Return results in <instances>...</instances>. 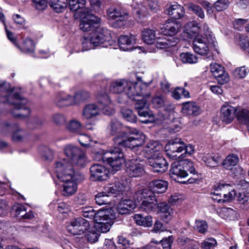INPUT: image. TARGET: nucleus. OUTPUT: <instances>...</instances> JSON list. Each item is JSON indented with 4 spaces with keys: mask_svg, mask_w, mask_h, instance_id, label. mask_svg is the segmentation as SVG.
Listing matches in <instances>:
<instances>
[{
    "mask_svg": "<svg viewBox=\"0 0 249 249\" xmlns=\"http://www.w3.org/2000/svg\"><path fill=\"white\" fill-rule=\"evenodd\" d=\"M122 124L117 120H112L109 124L107 130L112 136H115L114 141L116 144L132 149L142 146L145 141L143 133L133 128L125 134L122 131Z\"/></svg>",
    "mask_w": 249,
    "mask_h": 249,
    "instance_id": "f257e3e1",
    "label": "nucleus"
},
{
    "mask_svg": "<svg viewBox=\"0 0 249 249\" xmlns=\"http://www.w3.org/2000/svg\"><path fill=\"white\" fill-rule=\"evenodd\" d=\"M65 160L56 161L54 171L58 178L62 182V194L66 196H69L74 194L77 189V183L84 180L83 174L75 172L73 168H71L68 164L66 165Z\"/></svg>",
    "mask_w": 249,
    "mask_h": 249,
    "instance_id": "f03ea898",
    "label": "nucleus"
},
{
    "mask_svg": "<svg viewBox=\"0 0 249 249\" xmlns=\"http://www.w3.org/2000/svg\"><path fill=\"white\" fill-rule=\"evenodd\" d=\"M137 82H131L124 79H120L113 81L110 86V91L114 93L125 92L131 99H135L142 92V88L148 87L151 82H143L141 77H137Z\"/></svg>",
    "mask_w": 249,
    "mask_h": 249,
    "instance_id": "7ed1b4c3",
    "label": "nucleus"
},
{
    "mask_svg": "<svg viewBox=\"0 0 249 249\" xmlns=\"http://www.w3.org/2000/svg\"><path fill=\"white\" fill-rule=\"evenodd\" d=\"M147 88H143V93L139 96H136L135 99H132L133 100L136 101L135 108L137 110L138 113L140 116L148 117V119L142 121V123L145 124L149 123H160L164 120V116L162 114H158L157 116H155L149 110L147 98L149 97L150 93L148 92H146Z\"/></svg>",
    "mask_w": 249,
    "mask_h": 249,
    "instance_id": "20e7f679",
    "label": "nucleus"
},
{
    "mask_svg": "<svg viewBox=\"0 0 249 249\" xmlns=\"http://www.w3.org/2000/svg\"><path fill=\"white\" fill-rule=\"evenodd\" d=\"M0 102L8 103L13 105L14 109L12 111L13 115L17 118H24L28 116L30 110L26 104L28 101L18 94H13L10 92L8 96H0Z\"/></svg>",
    "mask_w": 249,
    "mask_h": 249,
    "instance_id": "39448f33",
    "label": "nucleus"
},
{
    "mask_svg": "<svg viewBox=\"0 0 249 249\" xmlns=\"http://www.w3.org/2000/svg\"><path fill=\"white\" fill-rule=\"evenodd\" d=\"M203 30L205 37L200 34L196 35L193 42V49L197 54L205 55L208 54L210 46L213 42L214 37L212 35L207 24H204Z\"/></svg>",
    "mask_w": 249,
    "mask_h": 249,
    "instance_id": "423d86ee",
    "label": "nucleus"
},
{
    "mask_svg": "<svg viewBox=\"0 0 249 249\" xmlns=\"http://www.w3.org/2000/svg\"><path fill=\"white\" fill-rule=\"evenodd\" d=\"M64 152L68 159H60L58 160H65L66 165L69 164L71 168L73 165L81 167L84 166L86 163L85 155L79 148L72 144H68L64 147Z\"/></svg>",
    "mask_w": 249,
    "mask_h": 249,
    "instance_id": "0eeeda50",
    "label": "nucleus"
},
{
    "mask_svg": "<svg viewBox=\"0 0 249 249\" xmlns=\"http://www.w3.org/2000/svg\"><path fill=\"white\" fill-rule=\"evenodd\" d=\"M136 201L142 203L140 209L146 213L152 212L157 209V199L153 193L148 189H142L137 192L134 196Z\"/></svg>",
    "mask_w": 249,
    "mask_h": 249,
    "instance_id": "6e6552de",
    "label": "nucleus"
},
{
    "mask_svg": "<svg viewBox=\"0 0 249 249\" xmlns=\"http://www.w3.org/2000/svg\"><path fill=\"white\" fill-rule=\"evenodd\" d=\"M236 194L235 191L228 184H218L215 186L213 192L211 193L212 199L218 203L231 201Z\"/></svg>",
    "mask_w": 249,
    "mask_h": 249,
    "instance_id": "1a4fd4ad",
    "label": "nucleus"
},
{
    "mask_svg": "<svg viewBox=\"0 0 249 249\" xmlns=\"http://www.w3.org/2000/svg\"><path fill=\"white\" fill-rule=\"evenodd\" d=\"M90 35L96 48L108 47L112 46L114 42L112 39L110 31L107 28H96Z\"/></svg>",
    "mask_w": 249,
    "mask_h": 249,
    "instance_id": "9d476101",
    "label": "nucleus"
},
{
    "mask_svg": "<svg viewBox=\"0 0 249 249\" xmlns=\"http://www.w3.org/2000/svg\"><path fill=\"white\" fill-rule=\"evenodd\" d=\"M105 158L106 162L115 170H119L125 162L124 153L120 148L116 147L106 150Z\"/></svg>",
    "mask_w": 249,
    "mask_h": 249,
    "instance_id": "9b49d317",
    "label": "nucleus"
},
{
    "mask_svg": "<svg viewBox=\"0 0 249 249\" xmlns=\"http://www.w3.org/2000/svg\"><path fill=\"white\" fill-rule=\"evenodd\" d=\"M145 161L140 158L129 160L126 164V172L130 178L142 176L145 173Z\"/></svg>",
    "mask_w": 249,
    "mask_h": 249,
    "instance_id": "f8f14e48",
    "label": "nucleus"
},
{
    "mask_svg": "<svg viewBox=\"0 0 249 249\" xmlns=\"http://www.w3.org/2000/svg\"><path fill=\"white\" fill-rule=\"evenodd\" d=\"M79 13L80 14V17L82 18L79 26L84 32L93 29L100 21L99 18L92 14L87 8L79 11Z\"/></svg>",
    "mask_w": 249,
    "mask_h": 249,
    "instance_id": "ddd939ff",
    "label": "nucleus"
},
{
    "mask_svg": "<svg viewBox=\"0 0 249 249\" xmlns=\"http://www.w3.org/2000/svg\"><path fill=\"white\" fill-rule=\"evenodd\" d=\"M185 148V144L180 138H175L170 140L165 147V151L168 157L173 160L180 157L179 154Z\"/></svg>",
    "mask_w": 249,
    "mask_h": 249,
    "instance_id": "4468645a",
    "label": "nucleus"
},
{
    "mask_svg": "<svg viewBox=\"0 0 249 249\" xmlns=\"http://www.w3.org/2000/svg\"><path fill=\"white\" fill-rule=\"evenodd\" d=\"M89 222L82 218L78 217L71 219L67 223V231L74 235H80L89 227Z\"/></svg>",
    "mask_w": 249,
    "mask_h": 249,
    "instance_id": "2eb2a0df",
    "label": "nucleus"
},
{
    "mask_svg": "<svg viewBox=\"0 0 249 249\" xmlns=\"http://www.w3.org/2000/svg\"><path fill=\"white\" fill-rule=\"evenodd\" d=\"M210 69L212 73L219 84L223 85L229 81L228 74L225 71L222 66L216 63H213L210 65Z\"/></svg>",
    "mask_w": 249,
    "mask_h": 249,
    "instance_id": "dca6fc26",
    "label": "nucleus"
},
{
    "mask_svg": "<svg viewBox=\"0 0 249 249\" xmlns=\"http://www.w3.org/2000/svg\"><path fill=\"white\" fill-rule=\"evenodd\" d=\"M181 28V24L180 22L168 19L160 27V29L162 34L173 37V36L178 33Z\"/></svg>",
    "mask_w": 249,
    "mask_h": 249,
    "instance_id": "f3484780",
    "label": "nucleus"
},
{
    "mask_svg": "<svg viewBox=\"0 0 249 249\" xmlns=\"http://www.w3.org/2000/svg\"><path fill=\"white\" fill-rule=\"evenodd\" d=\"M129 185V179H117L114 183L106 186L104 190L110 194H117L126 190Z\"/></svg>",
    "mask_w": 249,
    "mask_h": 249,
    "instance_id": "a211bd4d",
    "label": "nucleus"
},
{
    "mask_svg": "<svg viewBox=\"0 0 249 249\" xmlns=\"http://www.w3.org/2000/svg\"><path fill=\"white\" fill-rule=\"evenodd\" d=\"M90 178L93 181L106 180L109 174V171L102 165L95 164L90 168Z\"/></svg>",
    "mask_w": 249,
    "mask_h": 249,
    "instance_id": "6ab92c4d",
    "label": "nucleus"
},
{
    "mask_svg": "<svg viewBox=\"0 0 249 249\" xmlns=\"http://www.w3.org/2000/svg\"><path fill=\"white\" fill-rule=\"evenodd\" d=\"M237 109L229 105H224L220 110V119L226 124L231 123L236 116Z\"/></svg>",
    "mask_w": 249,
    "mask_h": 249,
    "instance_id": "aec40b11",
    "label": "nucleus"
},
{
    "mask_svg": "<svg viewBox=\"0 0 249 249\" xmlns=\"http://www.w3.org/2000/svg\"><path fill=\"white\" fill-rule=\"evenodd\" d=\"M97 99L99 107L105 114L109 115L114 113L113 105L107 94H98Z\"/></svg>",
    "mask_w": 249,
    "mask_h": 249,
    "instance_id": "412c9836",
    "label": "nucleus"
},
{
    "mask_svg": "<svg viewBox=\"0 0 249 249\" xmlns=\"http://www.w3.org/2000/svg\"><path fill=\"white\" fill-rule=\"evenodd\" d=\"M149 165L152 167L155 172L163 173L168 169V163L161 155L149 160Z\"/></svg>",
    "mask_w": 249,
    "mask_h": 249,
    "instance_id": "4be33fe9",
    "label": "nucleus"
},
{
    "mask_svg": "<svg viewBox=\"0 0 249 249\" xmlns=\"http://www.w3.org/2000/svg\"><path fill=\"white\" fill-rule=\"evenodd\" d=\"M136 42V37L134 36H121L118 39V44L121 50L124 51H130L133 49H138L141 50V47H135L133 48L131 45Z\"/></svg>",
    "mask_w": 249,
    "mask_h": 249,
    "instance_id": "5701e85b",
    "label": "nucleus"
},
{
    "mask_svg": "<svg viewBox=\"0 0 249 249\" xmlns=\"http://www.w3.org/2000/svg\"><path fill=\"white\" fill-rule=\"evenodd\" d=\"M181 112L185 116H196L200 114L201 109L194 102H186L182 104Z\"/></svg>",
    "mask_w": 249,
    "mask_h": 249,
    "instance_id": "b1692460",
    "label": "nucleus"
},
{
    "mask_svg": "<svg viewBox=\"0 0 249 249\" xmlns=\"http://www.w3.org/2000/svg\"><path fill=\"white\" fill-rule=\"evenodd\" d=\"M157 209V213L165 222L168 223L172 218L173 210L166 203L161 202L158 204Z\"/></svg>",
    "mask_w": 249,
    "mask_h": 249,
    "instance_id": "393cba45",
    "label": "nucleus"
},
{
    "mask_svg": "<svg viewBox=\"0 0 249 249\" xmlns=\"http://www.w3.org/2000/svg\"><path fill=\"white\" fill-rule=\"evenodd\" d=\"M162 146L157 142H150L145 146L144 151L145 156L149 160L160 155Z\"/></svg>",
    "mask_w": 249,
    "mask_h": 249,
    "instance_id": "a878e982",
    "label": "nucleus"
},
{
    "mask_svg": "<svg viewBox=\"0 0 249 249\" xmlns=\"http://www.w3.org/2000/svg\"><path fill=\"white\" fill-rule=\"evenodd\" d=\"M170 175L171 178L177 180L178 178H184L188 176V173L184 170L180 161H175L171 165L170 170Z\"/></svg>",
    "mask_w": 249,
    "mask_h": 249,
    "instance_id": "bb28decb",
    "label": "nucleus"
},
{
    "mask_svg": "<svg viewBox=\"0 0 249 249\" xmlns=\"http://www.w3.org/2000/svg\"><path fill=\"white\" fill-rule=\"evenodd\" d=\"M115 217L112 209H102L96 213L94 221L95 223H101V221L113 220Z\"/></svg>",
    "mask_w": 249,
    "mask_h": 249,
    "instance_id": "cd10ccee",
    "label": "nucleus"
},
{
    "mask_svg": "<svg viewBox=\"0 0 249 249\" xmlns=\"http://www.w3.org/2000/svg\"><path fill=\"white\" fill-rule=\"evenodd\" d=\"M54 102L59 107L74 105L72 96L63 92L57 93L56 95Z\"/></svg>",
    "mask_w": 249,
    "mask_h": 249,
    "instance_id": "c85d7f7f",
    "label": "nucleus"
},
{
    "mask_svg": "<svg viewBox=\"0 0 249 249\" xmlns=\"http://www.w3.org/2000/svg\"><path fill=\"white\" fill-rule=\"evenodd\" d=\"M135 203L130 199H124L121 200L117 206V211L121 214H128L135 208Z\"/></svg>",
    "mask_w": 249,
    "mask_h": 249,
    "instance_id": "c756f323",
    "label": "nucleus"
},
{
    "mask_svg": "<svg viewBox=\"0 0 249 249\" xmlns=\"http://www.w3.org/2000/svg\"><path fill=\"white\" fill-rule=\"evenodd\" d=\"M168 183L167 181L161 179L154 180L151 181L149 187L153 194L154 193L161 194L166 191Z\"/></svg>",
    "mask_w": 249,
    "mask_h": 249,
    "instance_id": "7c9ffc66",
    "label": "nucleus"
},
{
    "mask_svg": "<svg viewBox=\"0 0 249 249\" xmlns=\"http://www.w3.org/2000/svg\"><path fill=\"white\" fill-rule=\"evenodd\" d=\"M100 110V108L96 104H89L84 108L82 115L86 119L89 120L97 116Z\"/></svg>",
    "mask_w": 249,
    "mask_h": 249,
    "instance_id": "2f4dec72",
    "label": "nucleus"
},
{
    "mask_svg": "<svg viewBox=\"0 0 249 249\" xmlns=\"http://www.w3.org/2000/svg\"><path fill=\"white\" fill-rule=\"evenodd\" d=\"M176 37L170 38H157L156 42V46L157 48L162 49L176 46L178 41Z\"/></svg>",
    "mask_w": 249,
    "mask_h": 249,
    "instance_id": "473e14b6",
    "label": "nucleus"
},
{
    "mask_svg": "<svg viewBox=\"0 0 249 249\" xmlns=\"http://www.w3.org/2000/svg\"><path fill=\"white\" fill-rule=\"evenodd\" d=\"M142 0H133L132 7L134 14L139 18L144 17L147 13V9L145 5L142 3Z\"/></svg>",
    "mask_w": 249,
    "mask_h": 249,
    "instance_id": "72a5a7b5",
    "label": "nucleus"
},
{
    "mask_svg": "<svg viewBox=\"0 0 249 249\" xmlns=\"http://www.w3.org/2000/svg\"><path fill=\"white\" fill-rule=\"evenodd\" d=\"M185 13L184 8L177 3L171 5L168 9V14L175 19H179Z\"/></svg>",
    "mask_w": 249,
    "mask_h": 249,
    "instance_id": "f704fd0d",
    "label": "nucleus"
},
{
    "mask_svg": "<svg viewBox=\"0 0 249 249\" xmlns=\"http://www.w3.org/2000/svg\"><path fill=\"white\" fill-rule=\"evenodd\" d=\"M136 223L144 227H150L153 225L152 217L150 215L143 216L141 214H136L134 216Z\"/></svg>",
    "mask_w": 249,
    "mask_h": 249,
    "instance_id": "c9c22d12",
    "label": "nucleus"
},
{
    "mask_svg": "<svg viewBox=\"0 0 249 249\" xmlns=\"http://www.w3.org/2000/svg\"><path fill=\"white\" fill-rule=\"evenodd\" d=\"M68 4V0H50V7L56 13H61L67 8Z\"/></svg>",
    "mask_w": 249,
    "mask_h": 249,
    "instance_id": "e433bc0d",
    "label": "nucleus"
},
{
    "mask_svg": "<svg viewBox=\"0 0 249 249\" xmlns=\"http://www.w3.org/2000/svg\"><path fill=\"white\" fill-rule=\"evenodd\" d=\"M198 24L195 21H189L184 26V32L188 35L190 37H192L195 34L201 32Z\"/></svg>",
    "mask_w": 249,
    "mask_h": 249,
    "instance_id": "4c0bfd02",
    "label": "nucleus"
},
{
    "mask_svg": "<svg viewBox=\"0 0 249 249\" xmlns=\"http://www.w3.org/2000/svg\"><path fill=\"white\" fill-rule=\"evenodd\" d=\"M142 39L147 44H153L156 39V32L150 29H145L142 32Z\"/></svg>",
    "mask_w": 249,
    "mask_h": 249,
    "instance_id": "58836bf2",
    "label": "nucleus"
},
{
    "mask_svg": "<svg viewBox=\"0 0 249 249\" xmlns=\"http://www.w3.org/2000/svg\"><path fill=\"white\" fill-rule=\"evenodd\" d=\"M238 161V157L237 155L231 154L229 155L223 162L224 168L228 170H231Z\"/></svg>",
    "mask_w": 249,
    "mask_h": 249,
    "instance_id": "ea45409f",
    "label": "nucleus"
},
{
    "mask_svg": "<svg viewBox=\"0 0 249 249\" xmlns=\"http://www.w3.org/2000/svg\"><path fill=\"white\" fill-rule=\"evenodd\" d=\"M86 0H69V6L73 11H83L85 9Z\"/></svg>",
    "mask_w": 249,
    "mask_h": 249,
    "instance_id": "a19ab883",
    "label": "nucleus"
},
{
    "mask_svg": "<svg viewBox=\"0 0 249 249\" xmlns=\"http://www.w3.org/2000/svg\"><path fill=\"white\" fill-rule=\"evenodd\" d=\"M21 50L25 53L32 54L35 49V44L30 38H26L22 44Z\"/></svg>",
    "mask_w": 249,
    "mask_h": 249,
    "instance_id": "79ce46f5",
    "label": "nucleus"
},
{
    "mask_svg": "<svg viewBox=\"0 0 249 249\" xmlns=\"http://www.w3.org/2000/svg\"><path fill=\"white\" fill-rule=\"evenodd\" d=\"M180 60L183 63L195 64L197 62V57L190 53H182L180 54Z\"/></svg>",
    "mask_w": 249,
    "mask_h": 249,
    "instance_id": "37998d69",
    "label": "nucleus"
},
{
    "mask_svg": "<svg viewBox=\"0 0 249 249\" xmlns=\"http://www.w3.org/2000/svg\"><path fill=\"white\" fill-rule=\"evenodd\" d=\"M203 160L206 165L210 167H217L220 164V157L218 156H212L207 155L203 157Z\"/></svg>",
    "mask_w": 249,
    "mask_h": 249,
    "instance_id": "c03bdc74",
    "label": "nucleus"
},
{
    "mask_svg": "<svg viewBox=\"0 0 249 249\" xmlns=\"http://www.w3.org/2000/svg\"><path fill=\"white\" fill-rule=\"evenodd\" d=\"M121 114L125 121L130 123L136 122L137 117L132 110L127 108H123L121 110Z\"/></svg>",
    "mask_w": 249,
    "mask_h": 249,
    "instance_id": "a18cd8bd",
    "label": "nucleus"
},
{
    "mask_svg": "<svg viewBox=\"0 0 249 249\" xmlns=\"http://www.w3.org/2000/svg\"><path fill=\"white\" fill-rule=\"evenodd\" d=\"M236 117L237 120L243 124H247L249 122V111L246 109L237 110Z\"/></svg>",
    "mask_w": 249,
    "mask_h": 249,
    "instance_id": "49530a36",
    "label": "nucleus"
},
{
    "mask_svg": "<svg viewBox=\"0 0 249 249\" xmlns=\"http://www.w3.org/2000/svg\"><path fill=\"white\" fill-rule=\"evenodd\" d=\"M82 51H86L96 48L93 43L91 35L84 37L82 40Z\"/></svg>",
    "mask_w": 249,
    "mask_h": 249,
    "instance_id": "de8ad7c7",
    "label": "nucleus"
},
{
    "mask_svg": "<svg viewBox=\"0 0 249 249\" xmlns=\"http://www.w3.org/2000/svg\"><path fill=\"white\" fill-rule=\"evenodd\" d=\"M187 8L190 11L193 12L197 16L201 19L205 17V14L202 9L197 5L193 3H189L186 5Z\"/></svg>",
    "mask_w": 249,
    "mask_h": 249,
    "instance_id": "09e8293b",
    "label": "nucleus"
},
{
    "mask_svg": "<svg viewBox=\"0 0 249 249\" xmlns=\"http://www.w3.org/2000/svg\"><path fill=\"white\" fill-rule=\"evenodd\" d=\"M89 93L85 90H80L76 92L74 96H72L74 105L79 104L89 98Z\"/></svg>",
    "mask_w": 249,
    "mask_h": 249,
    "instance_id": "8fccbe9b",
    "label": "nucleus"
},
{
    "mask_svg": "<svg viewBox=\"0 0 249 249\" xmlns=\"http://www.w3.org/2000/svg\"><path fill=\"white\" fill-rule=\"evenodd\" d=\"M108 194L107 192L105 190L104 192L99 193L95 196V201L99 205L107 204L109 203Z\"/></svg>",
    "mask_w": 249,
    "mask_h": 249,
    "instance_id": "3c124183",
    "label": "nucleus"
},
{
    "mask_svg": "<svg viewBox=\"0 0 249 249\" xmlns=\"http://www.w3.org/2000/svg\"><path fill=\"white\" fill-rule=\"evenodd\" d=\"M96 228L102 232L106 233L109 231L112 225V220L101 221V223H95Z\"/></svg>",
    "mask_w": 249,
    "mask_h": 249,
    "instance_id": "603ef678",
    "label": "nucleus"
},
{
    "mask_svg": "<svg viewBox=\"0 0 249 249\" xmlns=\"http://www.w3.org/2000/svg\"><path fill=\"white\" fill-rule=\"evenodd\" d=\"M107 14L108 19L112 20H115L125 14V13L122 12L120 8L115 7L109 8L107 11Z\"/></svg>",
    "mask_w": 249,
    "mask_h": 249,
    "instance_id": "864d4df0",
    "label": "nucleus"
},
{
    "mask_svg": "<svg viewBox=\"0 0 249 249\" xmlns=\"http://www.w3.org/2000/svg\"><path fill=\"white\" fill-rule=\"evenodd\" d=\"M194 228L201 233H205L208 231V225L206 221L198 219L196 220Z\"/></svg>",
    "mask_w": 249,
    "mask_h": 249,
    "instance_id": "5fc2aeb1",
    "label": "nucleus"
},
{
    "mask_svg": "<svg viewBox=\"0 0 249 249\" xmlns=\"http://www.w3.org/2000/svg\"><path fill=\"white\" fill-rule=\"evenodd\" d=\"M181 96L185 98L190 97V93L188 91L185 90L184 88L180 87L177 88L172 92V96L176 100L179 99Z\"/></svg>",
    "mask_w": 249,
    "mask_h": 249,
    "instance_id": "6e6d98bb",
    "label": "nucleus"
},
{
    "mask_svg": "<svg viewBox=\"0 0 249 249\" xmlns=\"http://www.w3.org/2000/svg\"><path fill=\"white\" fill-rule=\"evenodd\" d=\"M182 166H183L184 170H186V172H189L190 174L193 175H196L197 174L193 162L188 159L179 161Z\"/></svg>",
    "mask_w": 249,
    "mask_h": 249,
    "instance_id": "4d7b16f0",
    "label": "nucleus"
},
{
    "mask_svg": "<svg viewBox=\"0 0 249 249\" xmlns=\"http://www.w3.org/2000/svg\"><path fill=\"white\" fill-rule=\"evenodd\" d=\"M67 127L70 132L79 134L82 128V125L79 121L72 120L70 121Z\"/></svg>",
    "mask_w": 249,
    "mask_h": 249,
    "instance_id": "13d9d810",
    "label": "nucleus"
},
{
    "mask_svg": "<svg viewBox=\"0 0 249 249\" xmlns=\"http://www.w3.org/2000/svg\"><path fill=\"white\" fill-rule=\"evenodd\" d=\"M27 135V132L18 127L14 132L12 139L16 142L21 141L23 140Z\"/></svg>",
    "mask_w": 249,
    "mask_h": 249,
    "instance_id": "bf43d9fd",
    "label": "nucleus"
},
{
    "mask_svg": "<svg viewBox=\"0 0 249 249\" xmlns=\"http://www.w3.org/2000/svg\"><path fill=\"white\" fill-rule=\"evenodd\" d=\"M249 72V68L246 66H242L236 68L234 71V76L237 78H244Z\"/></svg>",
    "mask_w": 249,
    "mask_h": 249,
    "instance_id": "052dcab7",
    "label": "nucleus"
},
{
    "mask_svg": "<svg viewBox=\"0 0 249 249\" xmlns=\"http://www.w3.org/2000/svg\"><path fill=\"white\" fill-rule=\"evenodd\" d=\"M100 234L96 231L90 229L86 233V237L89 242L94 243L97 242Z\"/></svg>",
    "mask_w": 249,
    "mask_h": 249,
    "instance_id": "680f3d73",
    "label": "nucleus"
},
{
    "mask_svg": "<svg viewBox=\"0 0 249 249\" xmlns=\"http://www.w3.org/2000/svg\"><path fill=\"white\" fill-rule=\"evenodd\" d=\"M52 120L56 125H62L65 124L66 118L63 114L56 113L52 115Z\"/></svg>",
    "mask_w": 249,
    "mask_h": 249,
    "instance_id": "e2e57ef3",
    "label": "nucleus"
},
{
    "mask_svg": "<svg viewBox=\"0 0 249 249\" xmlns=\"http://www.w3.org/2000/svg\"><path fill=\"white\" fill-rule=\"evenodd\" d=\"M239 45L247 53H249V38L245 36L239 37Z\"/></svg>",
    "mask_w": 249,
    "mask_h": 249,
    "instance_id": "0e129e2a",
    "label": "nucleus"
},
{
    "mask_svg": "<svg viewBox=\"0 0 249 249\" xmlns=\"http://www.w3.org/2000/svg\"><path fill=\"white\" fill-rule=\"evenodd\" d=\"M237 199L240 203L246 204L249 200V192L246 191L239 192L237 194Z\"/></svg>",
    "mask_w": 249,
    "mask_h": 249,
    "instance_id": "69168bd1",
    "label": "nucleus"
},
{
    "mask_svg": "<svg viewBox=\"0 0 249 249\" xmlns=\"http://www.w3.org/2000/svg\"><path fill=\"white\" fill-rule=\"evenodd\" d=\"M217 244L216 240L213 238H209L205 240L201 244L203 249H211L214 247Z\"/></svg>",
    "mask_w": 249,
    "mask_h": 249,
    "instance_id": "338daca9",
    "label": "nucleus"
},
{
    "mask_svg": "<svg viewBox=\"0 0 249 249\" xmlns=\"http://www.w3.org/2000/svg\"><path fill=\"white\" fill-rule=\"evenodd\" d=\"M229 6L228 0H217L214 4L213 7L217 11H222Z\"/></svg>",
    "mask_w": 249,
    "mask_h": 249,
    "instance_id": "774afa93",
    "label": "nucleus"
}]
</instances>
